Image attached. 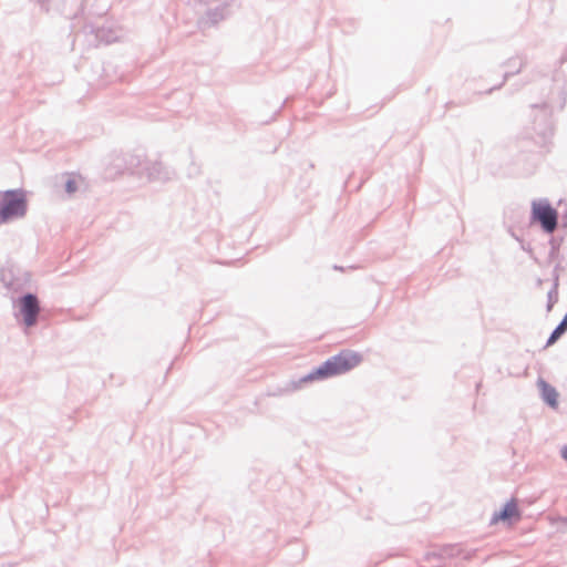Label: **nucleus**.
I'll return each instance as SVG.
<instances>
[{
    "label": "nucleus",
    "mask_w": 567,
    "mask_h": 567,
    "mask_svg": "<svg viewBox=\"0 0 567 567\" xmlns=\"http://www.w3.org/2000/svg\"><path fill=\"white\" fill-rule=\"evenodd\" d=\"M361 361L362 357L360 353L351 350H344L328 359L323 364L306 375L301 381L311 382L343 374L358 367Z\"/></svg>",
    "instance_id": "f257e3e1"
},
{
    "label": "nucleus",
    "mask_w": 567,
    "mask_h": 567,
    "mask_svg": "<svg viewBox=\"0 0 567 567\" xmlns=\"http://www.w3.org/2000/svg\"><path fill=\"white\" fill-rule=\"evenodd\" d=\"M27 210L24 194L19 190H7L0 195V221L22 217Z\"/></svg>",
    "instance_id": "f03ea898"
},
{
    "label": "nucleus",
    "mask_w": 567,
    "mask_h": 567,
    "mask_svg": "<svg viewBox=\"0 0 567 567\" xmlns=\"http://www.w3.org/2000/svg\"><path fill=\"white\" fill-rule=\"evenodd\" d=\"M533 217L542 224L546 231L553 233L556 229L557 212L548 203H533Z\"/></svg>",
    "instance_id": "7ed1b4c3"
},
{
    "label": "nucleus",
    "mask_w": 567,
    "mask_h": 567,
    "mask_svg": "<svg viewBox=\"0 0 567 567\" xmlns=\"http://www.w3.org/2000/svg\"><path fill=\"white\" fill-rule=\"evenodd\" d=\"M20 305L24 323L28 327L33 326L37 322V317L40 311L37 297L33 295H27L21 299Z\"/></svg>",
    "instance_id": "20e7f679"
},
{
    "label": "nucleus",
    "mask_w": 567,
    "mask_h": 567,
    "mask_svg": "<svg viewBox=\"0 0 567 567\" xmlns=\"http://www.w3.org/2000/svg\"><path fill=\"white\" fill-rule=\"evenodd\" d=\"M537 386L540 391L543 400L553 409L558 408L559 394L557 390L543 379L537 381Z\"/></svg>",
    "instance_id": "39448f33"
},
{
    "label": "nucleus",
    "mask_w": 567,
    "mask_h": 567,
    "mask_svg": "<svg viewBox=\"0 0 567 567\" xmlns=\"http://www.w3.org/2000/svg\"><path fill=\"white\" fill-rule=\"evenodd\" d=\"M511 519H519V511L517 508V505L515 502H508L504 508L498 513L495 514L492 522L497 523L499 520L507 522Z\"/></svg>",
    "instance_id": "423d86ee"
},
{
    "label": "nucleus",
    "mask_w": 567,
    "mask_h": 567,
    "mask_svg": "<svg viewBox=\"0 0 567 567\" xmlns=\"http://www.w3.org/2000/svg\"><path fill=\"white\" fill-rule=\"evenodd\" d=\"M567 330V315L564 317L563 321L558 324V327L554 330L551 336L547 341V347L554 344Z\"/></svg>",
    "instance_id": "0eeeda50"
},
{
    "label": "nucleus",
    "mask_w": 567,
    "mask_h": 567,
    "mask_svg": "<svg viewBox=\"0 0 567 567\" xmlns=\"http://www.w3.org/2000/svg\"><path fill=\"white\" fill-rule=\"evenodd\" d=\"M65 188H66L68 193H70V194L74 193L78 189V179L74 177L69 178L65 184Z\"/></svg>",
    "instance_id": "6e6552de"
},
{
    "label": "nucleus",
    "mask_w": 567,
    "mask_h": 567,
    "mask_svg": "<svg viewBox=\"0 0 567 567\" xmlns=\"http://www.w3.org/2000/svg\"><path fill=\"white\" fill-rule=\"evenodd\" d=\"M563 457L567 461V446H564L561 450Z\"/></svg>",
    "instance_id": "1a4fd4ad"
}]
</instances>
